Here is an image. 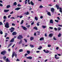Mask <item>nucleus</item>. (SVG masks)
Instances as JSON below:
<instances>
[{
  "label": "nucleus",
  "mask_w": 62,
  "mask_h": 62,
  "mask_svg": "<svg viewBox=\"0 0 62 62\" xmlns=\"http://www.w3.org/2000/svg\"><path fill=\"white\" fill-rule=\"evenodd\" d=\"M0 34L1 35H2V34H3V32L2 31H1L0 32Z\"/></svg>",
  "instance_id": "obj_51"
},
{
  "label": "nucleus",
  "mask_w": 62,
  "mask_h": 62,
  "mask_svg": "<svg viewBox=\"0 0 62 62\" xmlns=\"http://www.w3.org/2000/svg\"><path fill=\"white\" fill-rule=\"evenodd\" d=\"M21 5L20 4H18L17 5V7H21Z\"/></svg>",
  "instance_id": "obj_39"
},
{
  "label": "nucleus",
  "mask_w": 62,
  "mask_h": 62,
  "mask_svg": "<svg viewBox=\"0 0 62 62\" xmlns=\"http://www.w3.org/2000/svg\"><path fill=\"white\" fill-rule=\"evenodd\" d=\"M24 40H25V42H27V40L26 39H24Z\"/></svg>",
  "instance_id": "obj_50"
},
{
  "label": "nucleus",
  "mask_w": 62,
  "mask_h": 62,
  "mask_svg": "<svg viewBox=\"0 0 62 62\" xmlns=\"http://www.w3.org/2000/svg\"><path fill=\"white\" fill-rule=\"evenodd\" d=\"M42 48V46H40L39 47V48H38V50H40L41 49V48Z\"/></svg>",
  "instance_id": "obj_27"
},
{
  "label": "nucleus",
  "mask_w": 62,
  "mask_h": 62,
  "mask_svg": "<svg viewBox=\"0 0 62 62\" xmlns=\"http://www.w3.org/2000/svg\"><path fill=\"white\" fill-rule=\"evenodd\" d=\"M43 6H42V5L40 6H39V8H43Z\"/></svg>",
  "instance_id": "obj_48"
},
{
  "label": "nucleus",
  "mask_w": 62,
  "mask_h": 62,
  "mask_svg": "<svg viewBox=\"0 0 62 62\" xmlns=\"http://www.w3.org/2000/svg\"><path fill=\"white\" fill-rule=\"evenodd\" d=\"M61 29V28L60 27H58V31H60Z\"/></svg>",
  "instance_id": "obj_30"
},
{
  "label": "nucleus",
  "mask_w": 62,
  "mask_h": 62,
  "mask_svg": "<svg viewBox=\"0 0 62 62\" xmlns=\"http://www.w3.org/2000/svg\"><path fill=\"white\" fill-rule=\"evenodd\" d=\"M22 38H23V36L21 35H19L17 37L18 39H22Z\"/></svg>",
  "instance_id": "obj_3"
},
{
  "label": "nucleus",
  "mask_w": 62,
  "mask_h": 62,
  "mask_svg": "<svg viewBox=\"0 0 62 62\" xmlns=\"http://www.w3.org/2000/svg\"><path fill=\"white\" fill-rule=\"evenodd\" d=\"M56 49L57 50H58L59 49V47H57L56 48Z\"/></svg>",
  "instance_id": "obj_63"
},
{
  "label": "nucleus",
  "mask_w": 62,
  "mask_h": 62,
  "mask_svg": "<svg viewBox=\"0 0 62 62\" xmlns=\"http://www.w3.org/2000/svg\"><path fill=\"white\" fill-rule=\"evenodd\" d=\"M56 7L57 8V9H59V6L57 4H56Z\"/></svg>",
  "instance_id": "obj_11"
},
{
  "label": "nucleus",
  "mask_w": 62,
  "mask_h": 62,
  "mask_svg": "<svg viewBox=\"0 0 62 62\" xmlns=\"http://www.w3.org/2000/svg\"><path fill=\"white\" fill-rule=\"evenodd\" d=\"M54 29L55 31H57V29L56 28H54Z\"/></svg>",
  "instance_id": "obj_52"
},
{
  "label": "nucleus",
  "mask_w": 62,
  "mask_h": 62,
  "mask_svg": "<svg viewBox=\"0 0 62 62\" xmlns=\"http://www.w3.org/2000/svg\"><path fill=\"white\" fill-rule=\"evenodd\" d=\"M11 16V15H9L8 16V18H10V16Z\"/></svg>",
  "instance_id": "obj_53"
},
{
  "label": "nucleus",
  "mask_w": 62,
  "mask_h": 62,
  "mask_svg": "<svg viewBox=\"0 0 62 62\" xmlns=\"http://www.w3.org/2000/svg\"><path fill=\"white\" fill-rule=\"evenodd\" d=\"M61 33H59V35L58 36V37H61Z\"/></svg>",
  "instance_id": "obj_31"
},
{
  "label": "nucleus",
  "mask_w": 62,
  "mask_h": 62,
  "mask_svg": "<svg viewBox=\"0 0 62 62\" xmlns=\"http://www.w3.org/2000/svg\"><path fill=\"white\" fill-rule=\"evenodd\" d=\"M42 27L43 28H45L46 27V26H42Z\"/></svg>",
  "instance_id": "obj_37"
},
{
  "label": "nucleus",
  "mask_w": 62,
  "mask_h": 62,
  "mask_svg": "<svg viewBox=\"0 0 62 62\" xmlns=\"http://www.w3.org/2000/svg\"><path fill=\"white\" fill-rule=\"evenodd\" d=\"M8 52H10L11 51V49H8Z\"/></svg>",
  "instance_id": "obj_61"
},
{
  "label": "nucleus",
  "mask_w": 62,
  "mask_h": 62,
  "mask_svg": "<svg viewBox=\"0 0 62 62\" xmlns=\"http://www.w3.org/2000/svg\"><path fill=\"white\" fill-rule=\"evenodd\" d=\"M35 19L36 21H38V17L36 16L35 17Z\"/></svg>",
  "instance_id": "obj_24"
},
{
  "label": "nucleus",
  "mask_w": 62,
  "mask_h": 62,
  "mask_svg": "<svg viewBox=\"0 0 62 62\" xmlns=\"http://www.w3.org/2000/svg\"><path fill=\"white\" fill-rule=\"evenodd\" d=\"M24 14H25V15H28L29 14V12H27L25 13Z\"/></svg>",
  "instance_id": "obj_23"
},
{
  "label": "nucleus",
  "mask_w": 62,
  "mask_h": 62,
  "mask_svg": "<svg viewBox=\"0 0 62 62\" xmlns=\"http://www.w3.org/2000/svg\"><path fill=\"white\" fill-rule=\"evenodd\" d=\"M57 55L56 54L55 55V58H56V56H57Z\"/></svg>",
  "instance_id": "obj_64"
},
{
  "label": "nucleus",
  "mask_w": 62,
  "mask_h": 62,
  "mask_svg": "<svg viewBox=\"0 0 62 62\" xmlns=\"http://www.w3.org/2000/svg\"><path fill=\"white\" fill-rule=\"evenodd\" d=\"M34 29H35V30H37L38 28H37V27H34Z\"/></svg>",
  "instance_id": "obj_38"
},
{
  "label": "nucleus",
  "mask_w": 62,
  "mask_h": 62,
  "mask_svg": "<svg viewBox=\"0 0 62 62\" xmlns=\"http://www.w3.org/2000/svg\"><path fill=\"white\" fill-rule=\"evenodd\" d=\"M26 58L27 59H32V57H31V56H29L28 57H26Z\"/></svg>",
  "instance_id": "obj_9"
},
{
  "label": "nucleus",
  "mask_w": 62,
  "mask_h": 62,
  "mask_svg": "<svg viewBox=\"0 0 62 62\" xmlns=\"http://www.w3.org/2000/svg\"><path fill=\"white\" fill-rule=\"evenodd\" d=\"M13 5H14V6H16V5H17V3H16V2H15L14 3Z\"/></svg>",
  "instance_id": "obj_29"
},
{
  "label": "nucleus",
  "mask_w": 62,
  "mask_h": 62,
  "mask_svg": "<svg viewBox=\"0 0 62 62\" xmlns=\"http://www.w3.org/2000/svg\"><path fill=\"white\" fill-rule=\"evenodd\" d=\"M30 39L31 40H32L34 39V37H31L30 38Z\"/></svg>",
  "instance_id": "obj_19"
},
{
  "label": "nucleus",
  "mask_w": 62,
  "mask_h": 62,
  "mask_svg": "<svg viewBox=\"0 0 62 62\" xmlns=\"http://www.w3.org/2000/svg\"><path fill=\"white\" fill-rule=\"evenodd\" d=\"M21 27H22L23 29H24V30L26 31L27 30V28L25 27H24L23 26H22Z\"/></svg>",
  "instance_id": "obj_4"
},
{
  "label": "nucleus",
  "mask_w": 62,
  "mask_h": 62,
  "mask_svg": "<svg viewBox=\"0 0 62 62\" xmlns=\"http://www.w3.org/2000/svg\"><path fill=\"white\" fill-rule=\"evenodd\" d=\"M53 36V33H50L49 35V37H52Z\"/></svg>",
  "instance_id": "obj_8"
},
{
  "label": "nucleus",
  "mask_w": 62,
  "mask_h": 62,
  "mask_svg": "<svg viewBox=\"0 0 62 62\" xmlns=\"http://www.w3.org/2000/svg\"><path fill=\"white\" fill-rule=\"evenodd\" d=\"M14 41V38H12L11 40L10 41V42H13Z\"/></svg>",
  "instance_id": "obj_5"
},
{
  "label": "nucleus",
  "mask_w": 62,
  "mask_h": 62,
  "mask_svg": "<svg viewBox=\"0 0 62 62\" xmlns=\"http://www.w3.org/2000/svg\"><path fill=\"white\" fill-rule=\"evenodd\" d=\"M39 23H40V22H38V23H37V26H39Z\"/></svg>",
  "instance_id": "obj_36"
},
{
  "label": "nucleus",
  "mask_w": 62,
  "mask_h": 62,
  "mask_svg": "<svg viewBox=\"0 0 62 62\" xmlns=\"http://www.w3.org/2000/svg\"><path fill=\"white\" fill-rule=\"evenodd\" d=\"M27 52L28 54H30V51H27Z\"/></svg>",
  "instance_id": "obj_45"
},
{
  "label": "nucleus",
  "mask_w": 62,
  "mask_h": 62,
  "mask_svg": "<svg viewBox=\"0 0 62 62\" xmlns=\"http://www.w3.org/2000/svg\"><path fill=\"white\" fill-rule=\"evenodd\" d=\"M30 46L31 47V48H34V46H33V45H30Z\"/></svg>",
  "instance_id": "obj_32"
},
{
  "label": "nucleus",
  "mask_w": 62,
  "mask_h": 62,
  "mask_svg": "<svg viewBox=\"0 0 62 62\" xmlns=\"http://www.w3.org/2000/svg\"><path fill=\"white\" fill-rule=\"evenodd\" d=\"M55 21L56 22H57V23H58L59 21L58 20H55Z\"/></svg>",
  "instance_id": "obj_41"
},
{
  "label": "nucleus",
  "mask_w": 62,
  "mask_h": 62,
  "mask_svg": "<svg viewBox=\"0 0 62 62\" xmlns=\"http://www.w3.org/2000/svg\"><path fill=\"white\" fill-rule=\"evenodd\" d=\"M48 47H51V45H48Z\"/></svg>",
  "instance_id": "obj_43"
},
{
  "label": "nucleus",
  "mask_w": 62,
  "mask_h": 62,
  "mask_svg": "<svg viewBox=\"0 0 62 62\" xmlns=\"http://www.w3.org/2000/svg\"><path fill=\"white\" fill-rule=\"evenodd\" d=\"M44 40V38H43L42 37L40 39V40Z\"/></svg>",
  "instance_id": "obj_21"
},
{
  "label": "nucleus",
  "mask_w": 62,
  "mask_h": 62,
  "mask_svg": "<svg viewBox=\"0 0 62 62\" xmlns=\"http://www.w3.org/2000/svg\"><path fill=\"white\" fill-rule=\"evenodd\" d=\"M11 28L12 29V30H15V28L13 27H11Z\"/></svg>",
  "instance_id": "obj_44"
},
{
  "label": "nucleus",
  "mask_w": 62,
  "mask_h": 62,
  "mask_svg": "<svg viewBox=\"0 0 62 62\" xmlns=\"http://www.w3.org/2000/svg\"><path fill=\"white\" fill-rule=\"evenodd\" d=\"M0 7H3V4L0 3Z\"/></svg>",
  "instance_id": "obj_54"
},
{
  "label": "nucleus",
  "mask_w": 62,
  "mask_h": 62,
  "mask_svg": "<svg viewBox=\"0 0 62 62\" xmlns=\"http://www.w3.org/2000/svg\"><path fill=\"white\" fill-rule=\"evenodd\" d=\"M21 8L18 7L15 8V10H19L20 9H21Z\"/></svg>",
  "instance_id": "obj_7"
},
{
  "label": "nucleus",
  "mask_w": 62,
  "mask_h": 62,
  "mask_svg": "<svg viewBox=\"0 0 62 62\" xmlns=\"http://www.w3.org/2000/svg\"><path fill=\"white\" fill-rule=\"evenodd\" d=\"M47 14L48 15H49V16H51V13H50V12H48L47 13Z\"/></svg>",
  "instance_id": "obj_18"
},
{
  "label": "nucleus",
  "mask_w": 62,
  "mask_h": 62,
  "mask_svg": "<svg viewBox=\"0 0 62 62\" xmlns=\"http://www.w3.org/2000/svg\"><path fill=\"white\" fill-rule=\"evenodd\" d=\"M31 5H32V6H34V3H33L32 1H31Z\"/></svg>",
  "instance_id": "obj_20"
},
{
  "label": "nucleus",
  "mask_w": 62,
  "mask_h": 62,
  "mask_svg": "<svg viewBox=\"0 0 62 62\" xmlns=\"http://www.w3.org/2000/svg\"><path fill=\"white\" fill-rule=\"evenodd\" d=\"M10 7V5H8L6 7V8H9Z\"/></svg>",
  "instance_id": "obj_16"
},
{
  "label": "nucleus",
  "mask_w": 62,
  "mask_h": 62,
  "mask_svg": "<svg viewBox=\"0 0 62 62\" xmlns=\"http://www.w3.org/2000/svg\"><path fill=\"white\" fill-rule=\"evenodd\" d=\"M24 22V21L23 20H22L21 22V24H22L23 23V22Z\"/></svg>",
  "instance_id": "obj_26"
},
{
  "label": "nucleus",
  "mask_w": 62,
  "mask_h": 62,
  "mask_svg": "<svg viewBox=\"0 0 62 62\" xmlns=\"http://www.w3.org/2000/svg\"><path fill=\"white\" fill-rule=\"evenodd\" d=\"M50 23H53V20H50Z\"/></svg>",
  "instance_id": "obj_12"
},
{
  "label": "nucleus",
  "mask_w": 62,
  "mask_h": 62,
  "mask_svg": "<svg viewBox=\"0 0 62 62\" xmlns=\"http://www.w3.org/2000/svg\"><path fill=\"white\" fill-rule=\"evenodd\" d=\"M6 53V51H4L2 52L1 53V54H3V55H4Z\"/></svg>",
  "instance_id": "obj_6"
},
{
  "label": "nucleus",
  "mask_w": 62,
  "mask_h": 62,
  "mask_svg": "<svg viewBox=\"0 0 62 62\" xmlns=\"http://www.w3.org/2000/svg\"><path fill=\"white\" fill-rule=\"evenodd\" d=\"M44 52L45 53H49V51H46L45 50H43Z\"/></svg>",
  "instance_id": "obj_15"
},
{
  "label": "nucleus",
  "mask_w": 62,
  "mask_h": 62,
  "mask_svg": "<svg viewBox=\"0 0 62 62\" xmlns=\"http://www.w3.org/2000/svg\"><path fill=\"white\" fill-rule=\"evenodd\" d=\"M10 19H15L14 17H12L10 18Z\"/></svg>",
  "instance_id": "obj_57"
},
{
  "label": "nucleus",
  "mask_w": 62,
  "mask_h": 62,
  "mask_svg": "<svg viewBox=\"0 0 62 62\" xmlns=\"http://www.w3.org/2000/svg\"><path fill=\"white\" fill-rule=\"evenodd\" d=\"M16 61H20V60L18 59H17L16 60Z\"/></svg>",
  "instance_id": "obj_56"
},
{
  "label": "nucleus",
  "mask_w": 62,
  "mask_h": 62,
  "mask_svg": "<svg viewBox=\"0 0 62 62\" xmlns=\"http://www.w3.org/2000/svg\"><path fill=\"white\" fill-rule=\"evenodd\" d=\"M49 28L50 29H53V27H49Z\"/></svg>",
  "instance_id": "obj_46"
},
{
  "label": "nucleus",
  "mask_w": 62,
  "mask_h": 62,
  "mask_svg": "<svg viewBox=\"0 0 62 62\" xmlns=\"http://www.w3.org/2000/svg\"><path fill=\"white\" fill-rule=\"evenodd\" d=\"M13 31H14V30H12L10 32L11 33H12V32H13Z\"/></svg>",
  "instance_id": "obj_59"
},
{
  "label": "nucleus",
  "mask_w": 62,
  "mask_h": 62,
  "mask_svg": "<svg viewBox=\"0 0 62 62\" xmlns=\"http://www.w3.org/2000/svg\"><path fill=\"white\" fill-rule=\"evenodd\" d=\"M7 58V57H6V56H4L3 57V59L4 60H6V58Z\"/></svg>",
  "instance_id": "obj_40"
},
{
  "label": "nucleus",
  "mask_w": 62,
  "mask_h": 62,
  "mask_svg": "<svg viewBox=\"0 0 62 62\" xmlns=\"http://www.w3.org/2000/svg\"><path fill=\"white\" fill-rule=\"evenodd\" d=\"M5 27L7 28H8L9 27V23L8 22L6 23V24L5 25Z\"/></svg>",
  "instance_id": "obj_2"
},
{
  "label": "nucleus",
  "mask_w": 62,
  "mask_h": 62,
  "mask_svg": "<svg viewBox=\"0 0 62 62\" xmlns=\"http://www.w3.org/2000/svg\"><path fill=\"white\" fill-rule=\"evenodd\" d=\"M51 10L52 12H53V13H54V9L53 8H52L51 9Z\"/></svg>",
  "instance_id": "obj_10"
},
{
  "label": "nucleus",
  "mask_w": 62,
  "mask_h": 62,
  "mask_svg": "<svg viewBox=\"0 0 62 62\" xmlns=\"http://www.w3.org/2000/svg\"><path fill=\"white\" fill-rule=\"evenodd\" d=\"M3 25V24L1 22H0V25Z\"/></svg>",
  "instance_id": "obj_55"
},
{
  "label": "nucleus",
  "mask_w": 62,
  "mask_h": 62,
  "mask_svg": "<svg viewBox=\"0 0 62 62\" xmlns=\"http://www.w3.org/2000/svg\"><path fill=\"white\" fill-rule=\"evenodd\" d=\"M6 62H10L9 60H8V58H7L6 59Z\"/></svg>",
  "instance_id": "obj_25"
},
{
  "label": "nucleus",
  "mask_w": 62,
  "mask_h": 62,
  "mask_svg": "<svg viewBox=\"0 0 62 62\" xmlns=\"http://www.w3.org/2000/svg\"><path fill=\"white\" fill-rule=\"evenodd\" d=\"M57 18V19H58V20H61V19H60V18H59V17H58Z\"/></svg>",
  "instance_id": "obj_49"
},
{
  "label": "nucleus",
  "mask_w": 62,
  "mask_h": 62,
  "mask_svg": "<svg viewBox=\"0 0 62 62\" xmlns=\"http://www.w3.org/2000/svg\"><path fill=\"white\" fill-rule=\"evenodd\" d=\"M34 22H32V23H31V25H33V24H34Z\"/></svg>",
  "instance_id": "obj_47"
},
{
  "label": "nucleus",
  "mask_w": 62,
  "mask_h": 62,
  "mask_svg": "<svg viewBox=\"0 0 62 62\" xmlns=\"http://www.w3.org/2000/svg\"><path fill=\"white\" fill-rule=\"evenodd\" d=\"M14 55L16 58H17V55L16 54H15V52H14L13 53L12 56V58H13L14 56Z\"/></svg>",
  "instance_id": "obj_1"
},
{
  "label": "nucleus",
  "mask_w": 62,
  "mask_h": 62,
  "mask_svg": "<svg viewBox=\"0 0 62 62\" xmlns=\"http://www.w3.org/2000/svg\"><path fill=\"white\" fill-rule=\"evenodd\" d=\"M26 27L28 28H29L30 27V26L29 25H27L26 26Z\"/></svg>",
  "instance_id": "obj_34"
},
{
  "label": "nucleus",
  "mask_w": 62,
  "mask_h": 62,
  "mask_svg": "<svg viewBox=\"0 0 62 62\" xmlns=\"http://www.w3.org/2000/svg\"><path fill=\"white\" fill-rule=\"evenodd\" d=\"M7 17L6 16H4L3 17V19H7Z\"/></svg>",
  "instance_id": "obj_33"
},
{
  "label": "nucleus",
  "mask_w": 62,
  "mask_h": 62,
  "mask_svg": "<svg viewBox=\"0 0 62 62\" xmlns=\"http://www.w3.org/2000/svg\"><path fill=\"white\" fill-rule=\"evenodd\" d=\"M4 12H8L9 11V10H4Z\"/></svg>",
  "instance_id": "obj_14"
},
{
  "label": "nucleus",
  "mask_w": 62,
  "mask_h": 62,
  "mask_svg": "<svg viewBox=\"0 0 62 62\" xmlns=\"http://www.w3.org/2000/svg\"><path fill=\"white\" fill-rule=\"evenodd\" d=\"M53 39H54V40H56V39H55L54 36H53Z\"/></svg>",
  "instance_id": "obj_42"
},
{
  "label": "nucleus",
  "mask_w": 62,
  "mask_h": 62,
  "mask_svg": "<svg viewBox=\"0 0 62 62\" xmlns=\"http://www.w3.org/2000/svg\"><path fill=\"white\" fill-rule=\"evenodd\" d=\"M22 41H23L22 40H21L19 42V43H18L19 44H21L22 43Z\"/></svg>",
  "instance_id": "obj_22"
},
{
  "label": "nucleus",
  "mask_w": 62,
  "mask_h": 62,
  "mask_svg": "<svg viewBox=\"0 0 62 62\" xmlns=\"http://www.w3.org/2000/svg\"><path fill=\"white\" fill-rule=\"evenodd\" d=\"M15 45V44H14V45L12 46V47L13 48H14V46Z\"/></svg>",
  "instance_id": "obj_62"
},
{
  "label": "nucleus",
  "mask_w": 62,
  "mask_h": 62,
  "mask_svg": "<svg viewBox=\"0 0 62 62\" xmlns=\"http://www.w3.org/2000/svg\"><path fill=\"white\" fill-rule=\"evenodd\" d=\"M12 25L13 26H15V24L13 23H12Z\"/></svg>",
  "instance_id": "obj_58"
},
{
  "label": "nucleus",
  "mask_w": 62,
  "mask_h": 62,
  "mask_svg": "<svg viewBox=\"0 0 62 62\" xmlns=\"http://www.w3.org/2000/svg\"><path fill=\"white\" fill-rule=\"evenodd\" d=\"M19 52H23V50L22 49H20L19 50Z\"/></svg>",
  "instance_id": "obj_28"
},
{
  "label": "nucleus",
  "mask_w": 62,
  "mask_h": 62,
  "mask_svg": "<svg viewBox=\"0 0 62 62\" xmlns=\"http://www.w3.org/2000/svg\"><path fill=\"white\" fill-rule=\"evenodd\" d=\"M12 44V43H10L8 45V48L9 47H10V46Z\"/></svg>",
  "instance_id": "obj_17"
},
{
  "label": "nucleus",
  "mask_w": 62,
  "mask_h": 62,
  "mask_svg": "<svg viewBox=\"0 0 62 62\" xmlns=\"http://www.w3.org/2000/svg\"><path fill=\"white\" fill-rule=\"evenodd\" d=\"M27 0H25V4H26L27 3Z\"/></svg>",
  "instance_id": "obj_35"
},
{
  "label": "nucleus",
  "mask_w": 62,
  "mask_h": 62,
  "mask_svg": "<svg viewBox=\"0 0 62 62\" xmlns=\"http://www.w3.org/2000/svg\"><path fill=\"white\" fill-rule=\"evenodd\" d=\"M13 11H12L10 13V14H13Z\"/></svg>",
  "instance_id": "obj_60"
},
{
  "label": "nucleus",
  "mask_w": 62,
  "mask_h": 62,
  "mask_svg": "<svg viewBox=\"0 0 62 62\" xmlns=\"http://www.w3.org/2000/svg\"><path fill=\"white\" fill-rule=\"evenodd\" d=\"M16 33L15 32H14L12 33V35H16Z\"/></svg>",
  "instance_id": "obj_13"
}]
</instances>
